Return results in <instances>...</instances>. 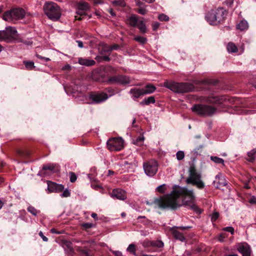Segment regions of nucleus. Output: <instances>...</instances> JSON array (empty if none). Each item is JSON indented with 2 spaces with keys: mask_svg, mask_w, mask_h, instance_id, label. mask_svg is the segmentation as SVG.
<instances>
[{
  "mask_svg": "<svg viewBox=\"0 0 256 256\" xmlns=\"http://www.w3.org/2000/svg\"><path fill=\"white\" fill-rule=\"evenodd\" d=\"M194 198L192 190L186 187H179L173 190L170 194L155 199L154 204L162 210H176L183 204L192 208Z\"/></svg>",
  "mask_w": 256,
  "mask_h": 256,
  "instance_id": "obj_1",
  "label": "nucleus"
},
{
  "mask_svg": "<svg viewBox=\"0 0 256 256\" xmlns=\"http://www.w3.org/2000/svg\"><path fill=\"white\" fill-rule=\"evenodd\" d=\"M188 184H192L199 189H202L205 185L202 180L201 173L198 172L194 166H191L188 169V176L186 180Z\"/></svg>",
  "mask_w": 256,
  "mask_h": 256,
  "instance_id": "obj_2",
  "label": "nucleus"
},
{
  "mask_svg": "<svg viewBox=\"0 0 256 256\" xmlns=\"http://www.w3.org/2000/svg\"><path fill=\"white\" fill-rule=\"evenodd\" d=\"M43 9L46 15L54 21L58 20L62 15L60 8L57 4L52 2H46Z\"/></svg>",
  "mask_w": 256,
  "mask_h": 256,
  "instance_id": "obj_3",
  "label": "nucleus"
},
{
  "mask_svg": "<svg viewBox=\"0 0 256 256\" xmlns=\"http://www.w3.org/2000/svg\"><path fill=\"white\" fill-rule=\"evenodd\" d=\"M226 10L222 8L212 10L206 14L205 18L206 21L211 25L216 24L224 20Z\"/></svg>",
  "mask_w": 256,
  "mask_h": 256,
  "instance_id": "obj_4",
  "label": "nucleus"
},
{
  "mask_svg": "<svg viewBox=\"0 0 256 256\" xmlns=\"http://www.w3.org/2000/svg\"><path fill=\"white\" fill-rule=\"evenodd\" d=\"M164 86L176 93H184L192 90V86L187 83L165 82Z\"/></svg>",
  "mask_w": 256,
  "mask_h": 256,
  "instance_id": "obj_5",
  "label": "nucleus"
},
{
  "mask_svg": "<svg viewBox=\"0 0 256 256\" xmlns=\"http://www.w3.org/2000/svg\"><path fill=\"white\" fill-rule=\"evenodd\" d=\"M17 36L18 32L14 27L6 26L5 30H0V42H12L18 41Z\"/></svg>",
  "mask_w": 256,
  "mask_h": 256,
  "instance_id": "obj_6",
  "label": "nucleus"
},
{
  "mask_svg": "<svg viewBox=\"0 0 256 256\" xmlns=\"http://www.w3.org/2000/svg\"><path fill=\"white\" fill-rule=\"evenodd\" d=\"M193 112L204 116H210L216 112V108L210 105L198 104L192 108Z\"/></svg>",
  "mask_w": 256,
  "mask_h": 256,
  "instance_id": "obj_7",
  "label": "nucleus"
},
{
  "mask_svg": "<svg viewBox=\"0 0 256 256\" xmlns=\"http://www.w3.org/2000/svg\"><path fill=\"white\" fill-rule=\"evenodd\" d=\"M25 16V11L21 8H13L5 12L3 15V19L8 22L22 19Z\"/></svg>",
  "mask_w": 256,
  "mask_h": 256,
  "instance_id": "obj_8",
  "label": "nucleus"
},
{
  "mask_svg": "<svg viewBox=\"0 0 256 256\" xmlns=\"http://www.w3.org/2000/svg\"><path fill=\"white\" fill-rule=\"evenodd\" d=\"M143 168L144 172L147 176H154L158 172V164L156 160H151L144 163Z\"/></svg>",
  "mask_w": 256,
  "mask_h": 256,
  "instance_id": "obj_9",
  "label": "nucleus"
},
{
  "mask_svg": "<svg viewBox=\"0 0 256 256\" xmlns=\"http://www.w3.org/2000/svg\"><path fill=\"white\" fill-rule=\"evenodd\" d=\"M107 146L111 151L120 150L124 148V140L121 138H112L108 140Z\"/></svg>",
  "mask_w": 256,
  "mask_h": 256,
  "instance_id": "obj_10",
  "label": "nucleus"
},
{
  "mask_svg": "<svg viewBox=\"0 0 256 256\" xmlns=\"http://www.w3.org/2000/svg\"><path fill=\"white\" fill-rule=\"evenodd\" d=\"M108 96L106 93L91 92L89 95L90 100H92L90 104H100L106 100Z\"/></svg>",
  "mask_w": 256,
  "mask_h": 256,
  "instance_id": "obj_11",
  "label": "nucleus"
},
{
  "mask_svg": "<svg viewBox=\"0 0 256 256\" xmlns=\"http://www.w3.org/2000/svg\"><path fill=\"white\" fill-rule=\"evenodd\" d=\"M108 82L112 84H128L130 82V78L126 76L118 75L110 77L108 80Z\"/></svg>",
  "mask_w": 256,
  "mask_h": 256,
  "instance_id": "obj_12",
  "label": "nucleus"
},
{
  "mask_svg": "<svg viewBox=\"0 0 256 256\" xmlns=\"http://www.w3.org/2000/svg\"><path fill=\"white\" fill-rule=\"evenodd\" d=\"M238 251L242 256H251L252 250L250 246L246 242L240 243L236 246Z\"/></svg>",
  "mask_w": 256,
  "mask_h": 256,
  "instance_id": "obj_13",
  "label": "nucleus"
},
{
  "mask_svg": "<svg viewBox=\"0 0 256 256\" xmlns=\"http://www.w3.org/2000/svg\"><path fill=\"white\" fill-rule=\"evenodd\" d=\"M48 190L50 192H60L64 190V186L62 184L48 181Z\"/></svg>",
  "mask_w": 256,
  "mask_h": 256,
  "instance_id": "obj_14",
  "label": "nucleus"
},
{
  "mask_svg": "<svg viewBox=\"0 0 256 256\" xmlns=\"http://www.w3.org/2000/svg\"><path fill=\"white\" fill-rule=\"evenodd\" d=\"M214 184H216V188H221L228 184V182L224 176L221 174H219L215 177Z\"/></svg>",
  "mask_w": 256,
  "mask_h": 256,
  "instance_id": "obj_15",
  "label": "nucleus"
},
{
  "mask_svg": "<svg viewBox=\"0 0 256 256\" xmlns=\"http://www.w3.org/2000/svg\"><path fill=\"white\" fill-rule=\"evenodd\" d=\"M110 196L112 198L120 200H124L126 198L125 191L120 188L113 190Z\"/></svg>",
  "mask_w": 256,
  "mask_h": 256,
  "instance_id": "obj_16",
  "label": "nucleus"
},
{
  "mask_svg": "<svg viewBox=\"0 0 256 256\" xmlns=\"http://www.w3.org/2000/svg\"><path fill=\"white\" fill-rule=\"evenodd\" d=\"M90 6L89 4L85 2H81L78 4V12L77 14L80 15L85 14V12L89 10Z\"/></svg>",
  "mask_w": 256,
  "mask_h": 256,
  "instance_id": "obj_17",
  "label": "nucleus"
},
{
  "mask_svg": "<svg viewBox=\"0 0 256 256\" xmlns=\"http://www.w3.org/2000/svg\"><path fill=\"white\" fill-rule=\"evenodd\" d=\"M78 62L80 65H83L85 66H92L95 64L96 62L94 60H88L86 58H80L78 59Z\"/></svg>",
  "mask_w": 256,
  "mask_h": 256,
  "instance_id": "obj_18",
  "label": "nucleus"
},
{
  "mask_svg": "<svg viewBox=\"0 0 256 256\" xmlns=\"http://www.w3.org/2000/svg\"><path fill=\"white\" fill-rule=\"evenodd\" d=\"M170 231L172 232L173 236L176 239L180 240L181 242H184L186 238L183 234L175 229V228H172L170 229Z\"/></svg>",
  "mask_w": 256,
  "mask_h": 256,
  "instance_id": "obj_19",
  "label": "nucleus"
},
{
  "mask_svg": "<svg viewBox=\"0 0 256 256\" xmlns=\"http://www.w3.org/2000/svg\"><path fill=\"white\" fill-rule=\"evenodd\" d=\"M99 50L100 54L102 55H110L111 52L110 46L104 44H102L99 48Z\"/></svg>",
  "mask_w": 256,
  "mask_h": 256,
  "instance_id": "obj_20",
  "label": "nucleus"
},
{
  "mask_svg": "<svg viewBox=\"0 0 256 256\" xmlns=\"http://www.w3.org/2000/svg\"><path fill=\"white\" fill-rule=\"evenodd\" d=\"M129 92L132 94L134 98H138L141 96L144 95V94H143L144 91L142 88H132Z\"/></svg>",
  "mask_w": 256,
  "mask_h": 256,
  "instance_id": "obj_21",
  "label": "nucleus"
},
{
  "mask_svg": "<svg viewBox=\"0 0 256 256\" xmlns=\"http://www.w3.org/2000/svg\"><path fill=\"white\" fill-rule=\"evenodd\" d=\"M128 22L132 26H136L139 22L138 17L136 15H132L128 18Z\"/></svg>",
  "mask_w": 256,
  "mask_h": 256,
  "instance_id": "obj_22",
  "label": "nucleus"
},
{
  "mask_svg": "<svg viewBox=\"0 0 256 256\" xmlns=\"http://www.w3.org/2000/svg\"><path fill=\"white\" fill-rule=\"evenodd\" d=\"M144 94H150L154 92L156 90V87L152 84H147L144 88H142Z\"/></svg>",
  "mask_w": 256,
  "mask_h": 256,
  "instance_id": "obj_23",
  "label": "nucleus"
},
{
  "mask_svg": "<svg viewBox=\"0 0 256 256\" xmlns=\"http://www.w3.org/2000/svg\"><path fill=\"white\" fill-rule=\"evenodd\" d=\"M136 26L142 33L145 34L146 32L147 28L144 22L142 20H139Z\"/></svg>",
  "mask_w": 256,
  "mask_h": 256,
  "instance_id": "obj_24",
  "label": "nucleus"
},
{
  "mask_svg": "<svg viewBox=\"0 0 256 256\" xmlns=\"http://www.w3.org/2000/svg\"><path fill=\"white\" fill-rule=\"evenodd\" d=\"M248 27V23L246 20H242L236 26L237 28L240 30H246Z\"/></svg>",
  "mask_w": 256,
  "mask_h": 256,
  "instance_id": "obj_25",
  "label": "nucleus"
},
{
  "mask_svg": "<svg viewBox=\"0 0 256 256\" xmlns=\"http://www.w3.org/2000/svg\"><path fill=\"white\" fill-rule=\"evenodd\" d=\"M256 154V148H254L248 152V158L246 160L250 162H252L255 159V154Z\"/></svg>",
  "mask_w": 256,
  "mask_h": 256,
  "instance_id": "obj_26",
  "label": "nucleus"
},
{
  "mask_svg": "<svg viewBox=\"0 0 256 256\" xmlns=\"http://www.w3.org/2000/svg\"><path fill=\"white\" fill-rule=\"evenodd\" d=\"M155 102V98L154 96H150L148 98H144L140 102V104L148 105L150 104H154Z\"/></svg>",
  "mask_w": 256,
  "mask_h": 256,
  "instance_id": "obj_27",
  "label": "nucleus"
},
{
  "mask_svg": "<svg viewBox=\"0 0 256 256\" xmlns=\"http://www.w3.org/2000/svg\"><path fill=\"white\" fill-rule=\"evenodd\" d=\"M227 50L229 52H238V48L232 42H229L227 46Z\"/></svg>",
  "mask_w": 256,
  "mask_h": 256,
  "instance_id": "obj_28",
  "label": "nucleus"
},
{
  "mask_svg": "<svg viewBox=\"0 0 256 256\" xmlns=\"http://www.w3.org/2000/svg\"><path fill=\"white\" fill-rule=\"evenodd\" d=\"M63 246L65 248H66L70 252L73 251V247L72 246V243L68 240H64L62 242Z\"/></svg>",
  "mask_w": 256,
  "mask_h": 256,
  "instance_id": "obj_29",
  "label": "nucleus"
},
{
  "mask_svg": "<svg viewBox=\"0 0 256 256\" xmlns=\"http://www.w3.org/2000/svg\"><path fill=\"white\" fill-rule=\"evenodd\" d=\"M210 160L216 164H222L224 165V160L220 158L212 156H210Z\"/></svg>",
  "mask_w": 256,
  "mask_h": 256,
  "instance_id": "obj_30",
  "label": "nucleus"
},
{
  "mask_svg": "<svg viewBox=\"0 0 256 256\" xmlns=\"http://www.w3.org/2000/svg\"><path fill=\"white\" fill-rule=\"evenodd\" d=\"M134 40L136 41L137 42H138L140 44H145L147 41L146 38L144 37H142V36H136L134 38Z\"/></svg>",
  "mask_w": 256,
  "mask_h": 256,
  "instance_id": "obj_31",
  "label": "nucleus"
},
{
  "mask_svg": "<svg viewBox=\"0 0 256 256\" xmlns=\"http://www.w3.org/2000/svg\"><path fill=\"white\" fill-rule=\"evenodd\" d=\"M55 165L53 164H50L44 165L42 167V170H48L50 172H52L54 170Z\"/></svg>",
  "mask_w": 256,
  "mask_h": 256,
  "instance_id": "obj_32",
  "label": "nucleus"
},
{
  "mask_svg": "<svg viewBox=\"0 0 256 256\" xmlns=\"http://www.w3.org/2000/svg\"><path fill=\"white\" fill-rule=\"evenodd\" d=\"M127 250L129 252L130 254L136 255V247L134 244H130L128 248H127Z\"/></svg>",
  "mask_w": 256,
  "mask_h": 256,
  "instance_id": "obj_33",
  "label": "nucleus"
},
{
  "mask_svg": "<svg viewBox=\"0 0 256 256\" xmlns=\"http://www.w3.org/2000/svg\"><path fill=\"white\" fill-rule=\"evenodd\" d=\"M176 157L178 160H182L184 157V152L182 150L178 151L176 154Z\"/></svg>",
  "mask_w": 256,
  "mask_h": 256,
  "instance_id": "obj_34",
  "label": "nucleus"
},
{
  "mask_svg": "<svg viewBox=\"0 0 256 256\" xmlns=\"http://www.w3.org/2000/svg\"><path fill=\"white\" fill-rule=\"evenodd\" d=\"M24 64L28 70H32L34 68V63L32 62H24Z\"/></svg>",
  "mask_w": 256,
  "mask_h": 256,
  "instance_id": "obj_35",
  "label": "nucleus"
},
{
  "mask_svg": "<svg viewBox=\"0 0 256 256\" xmlns=\"http://www.w3.org/2000/svg\"><path fill=\"white\" fill-rule=\"evenodd\" d=\"M28 212L31 213L32 215L36 216L38 211L33 206H30L28 208Z\"/></svg>",
  "mask_w": 256,
  "mask_h": 256,
  "instance_id": "obj_36",
  "label": "nucleus"
},
{
  "mask_svg": "<svg viewBox=\"0 0 256 256\" xmlns=\"http://www.w3.org/2000/svg\"><path fill=\"white\" fill-rule=\"evenodd\" d=\"M158 18L160 21H168L169 20V18L168 16L164 14H161L158 16Z\"/></svg>",
  "mask_w": 256,
  "mask_h": 256,
  "instance_id": "obj_37",
  "label": "nucleus"
},
{
  "mask_svg": "<svg viewBox=\"0 0 256 256\" xmlns=\"http://www.w3.org/2000/svg\"><path fill=\"white\" fill-rule=\"evenodd\" d=\"M166 189V186L165 184H162L156 188V190L160 193H164Z\"/></svg>",
  "mask_w": 256,
  "mask_h": 256,
  "instance_id": "obj_38",
  "label": "nucleus"
},
{
  "mask_svg": "<svg viewBox=\"0 0 256 256\" xmlns=\"http://www.w3.org/2000/svg\"><path fill=\"white\" fill-rule=\"evenodd\" d=\"M152 245L153 246H156L158 248H162L164 246V243L160 240H156V242H152Z\"/></svg>",
  "mask_w": 256,
  "mask_h": 256,
  "instance_id": "obj_39",
  "label": "nucleus"
},
{
  "mask_svg": "<svg viewBox=\"0 0 256 256\" xmlns=\"http://www.w3.org/2000/svg\"><path fill=\"white\" fill-rule=\"evenodd\" d=\"M70 176V181L72 182H74L77 179L76 174L73 172H70L69 174Z\"/></svg>",
  "mask_w": 256,
  "mask_h": 256,
  "instance_id": "obj_40",
  "label": "nucleus"
},
{
  "mask_svg": "<svg viewBox=\"0 0 256 256\" xmlns=\"http://www.w3.org/2000/svg\"><path fill=\"white\" fill-rule=\"evenodd\" d=\"M136 12L140 14L144 15L146 13L147 10L144 8L140 7L136 10Z\"/></svg>",
  "mask_w": 256,
  "mask_h": 256,
  "instance_id": "obj_41",
  "label": "nucleus"
},
{
  "mask_svg": "<svg viewBox=\"0 0 256 256\" xmlns=\"http://www.w3.org/2000/svg\"><path fill=\"white\" fill-rule=\"evenodd\" d=\"M144 136H140L136 140L135 144H140L144 140Z\"/></svg>",
  "mask_w": 256,
  "mask_h": 256,
  "instance_id": "obj_42",
  "label": "nucleus"
},
{
  "mask_svg": "<svg viewBox=\"0 0 256 256\" xmlns=\"http://www.w3.org/2000/svg\"><path fill=\"white\" fill-rule=\"evenodd\" d=\"M124 0H116L112 2V4L115 6H124Z\"/></svg>",
  "mask_w": 256,
  "mask_h": 256,
  "instance_id": "obj_43",
  "label": "nucleus"
},
{
  "mask_svg": "<svg viewBox=\"0 0 256 256\" xmlns=\"http://www.w3.org/2000/svg\"><path fill=\"white\" fill-rule=\"evenodd\" d=\"M218 216H219V214L218 212H214L212 214V217H211L212 221V222L216 221L218 219Z\"/></svg>",
  "mask_w": 256,
  "mask_h": 256,
  "instance_id": "obj_44",
  "label": "nucleus"
},
{
  "mask_svg": "<svg viewBox=\"0 0 256 256\" xmlns=\"http://www.w3.org/2000/svg\"><path fill=\"white\" fill-rule=\"evenodd\" d=\"M70 195V193L67 189L65 190L64 192L60 194L62 197H68Z\"/></svg>",
  "mask_w": 256,
  "mask_h": 256,
  "instance_id": "obj_45",
  "label": "nucleus"
},
{
  "mask_svg": "<svg viewBox=\"0 0 256 256\" xmlns=\"http://www.w3.org/2000/svg\"><path fill=\"white\" fill-rule=\"evenodd\" d=\"M224 231L230 232L232 234L234 233V228L231 226L226 227L223 228Z\"/></svg>",
  "mask_w": 256,
  "mask_h": 256,
  "instance_id": "obj_46",
  "label": "nucleus"
},
{
  "mask_svg": "<svg viewBox=\"0 0 256 256\" xmlns=\"http://www.w3.org/2000/svg\"><path fill=\"white\" fill-rule=\"evenodd\" d=\"M248 202L251 204H256V197L254 196H251Z\"/></svg>",
  "mask_w": 256,
  "mask_h": 256,
  "instance_id": "obj_47",
  "label": "nucleus"
},
{
  "mask_svg": "<svg viewBox=\"0 0 256 256\" xmlns=\"http://www.w3.org/2000/svg\"><path fill=\"white\" fill-rule=\"evenodd\" d=\"M82 226L84 228L88 229V228H92V226H93V224L92 223H88H88L82 224Z\"/></svg>",
  "mask_w": 256,
  "mask_h": 256,
  "instance_id": "obj_48",
  "label": "nucleus"
},
{
  "mask_svg": "<svg viewBox=\"0 0 256 256\" xmlns=\"http://www.w3.org/2000/svg\"><path fill=\"white\" fill-rule=\"evenodd\" d=\"M160 24L158 22H155L152 24V27L154 30H156L159 27Z\"/></svg>",
  "mask_w": 256,
  "mask_h": 256,
  "instance_id": "obj_49",
  "label": "nucleus"
},
{
  "mask_svg": "<svg viewBox=\"0 0 256 256\" xmlns=\"http://www.w3.org/2000/svg\"><path fill=\"white\" fill-rule=\"evenodd\" d=\"M39 236L42 238V240L44 241V242H48V238L45 236L42 232H39Z\"/></svg>",
  "mask_w": 256,
  "mask_h": 256,
  "instance_id": "obj_50",
  "label": "nucleus"
},
{
  "mask_svg": "<svg viewBox=\"0 0 256 256\" xmlns=\"http://www.w3.org/2000/svg\"><path fill=\"white\" fill-rule=\"evenodd\" d=\"M109 55L104 54L102 56V60L109 62L110 60V58L108 56Z\"/></svg>",
  "mask_w": 256,
  "mask_h": 256,
  "instance_id": "obj_51",
  "label": "nucleus"
},
{
  "mask_svg": "<svg viewBox=\"0 0 256 256\" xmlns=\"http://www.w3.org/2000/svg\"><path fill=\"white\" fill-rule=\"evenodd\" d=\"M234 0H227L225 2L226 4L228 6H231L234 3Z\"/></svg>",
  "mask_w": 256,
  "mask_h": 256,
  "instance_id": "obj_52",
  "label": "nucleus"
},
{
  "mask_svg": "<svg viewBox=\"0 0 256 256\" xmlns=\"http://www.w3.org/2000/svg\"><path fill=\"white\" fill-rule=\"evenodd\" d=\"M71 68V66L70 64H66L64 66L62 67V70H70Z\"/></svg>",
  "mask_w": 256,
  "mask_h": 256,
  "instance_id": "obj_53",
  "label": "nucleus"
},
{
  "mask_svg": "<svg viewBox=\"0 0 256 256\" xmlns=\"http://www.w3.org/2000/svg\"><path fill=\"white\" fill-rule=\"evenodd\" d=\"M118 48H119V46L118 44H113L112 46H110V52L114 50H118Z\"/></svg>",
  "mask_w": 256,
  "mask_h": 256,
  "instance_id": "obj_54",
  "label": "nucleus"
},
{
  "mask_svg": "<svg viewBox=\"0 0 256 256\" xmlns=\"http://www.w3.org/2000/svg\"><path fill=\"white\" fill-rule=\"evenodd\" d=\"M113 252L116 256H123L122 253L120 251H114Z\"/></svg>",
  "mask_w": 256,
  "mask_h": 256,
  "instance_id": "obj_55",
  "label": "nucleus"
},
{
  "mask_svg": "<svg viewBox=\"0 0 256 256\" xmlns=\"http://www.w3.org/2000/svg\"><path fill=\"white\" fill-rule=\"evenodd\" d=\"M174 228H175V229L176 228H178V229H180V230H184L187 228H190V226H174Z\"/></svg>",
  "mask_w": 256,
  "mask_h": 256,
  "instance_id": "obj_56",
  "label": "nucleus"
},
{
  "mask_svg": "<svg viewBox=\"0 0 256 256\" xmlns=\"http://www.w3.org/2000/svg\"><path fill=\"white\" fill-rule=\"evenodd\" d=\"M76 42L78 43V47L80 48H83V43L82 41H80V40H76Z\"/></svg>",
  "mask_w": 256,
  "mask_h": 256,
  "instance_id": "obj_57",
  "label": "nucleus"
},
{
  "mask_svg": "<svg viewBox=\"0 0 256 256\" xmlns=\"http://www.w3.org/2000/svg\"><path fill=\"white\" fill-rule=\"evenodd\" d=\"M95 59L96 60H98V62H100L102 61V56H96V57Z\"/></svg>",
  "mask_w": 256,
  "mask_h": 256,
  "instance_id": "obj_58",
  "label": "nucleus"
},
{
  "mask_svg": "<svg viewBox=\"0 0 256 256\" xmlns=\"http://www.w3.org/2000/svg\"><path fill=\"white\" fill-rule=\"evenodd\" d=\"M136 5L137 6H139L140 8L141 6L142 5H143V3L142 2L140 1V0H138V1L136 2Z\"/></svg>",
  "mask_w": 256,
  "mask_h": 256,
  "instance_id": "obj_59",
  "label": "nucleus"
},
{
  "mask_svg": "<svg viewBox=\"0 0 256 256\" xmlns=\"http://www.w3.org/2000/svg\"><path fill=\"white\" fill-rule=\"evenodd\" d=\"M91 216L92 217L94 218V220H97L98 219V216H97V214H96V213H92V214H91Z\"/></svg>",
  "mask_w": 256,
  "mask_h": 256,
  "instance_id": "obj_60",
  "label": "nucleus"
},
{
  "mask_svg": "<svg viewBox=\"0 0 256 256\" xmlns=\"http://www.w3.org/2000/svg\"><path fill=\"white\" fill-rule=\"evenodd\" d=\"M51 232L52 233V234H60V232H58L56 229L54 228H52L51 230Z\"/></svg>",
  "mask_w": 256,
  "mask_h": 256,
  "instance_id": "obj_61",
  "label": "nucleus"
},
{
  "mask_svg": "<svg viewBox=\"0 0 256 256\" xmlns=\"http://www.w3.org/2000/svg\"><path fill=\"white\" fill-rule=\"evenodd\" d=\"M4 204V202L0 200V210L2 208Z\"/></svg>",
  "mask_w": 256,
  "mask_h": 256,
  "instance_id": "obj_62",
  "label": "nucleus"
},
{
  "mask_svg": "<svg viewBox=\"0 0 256 256\" xmlns=\"http://www.w3.org/2000/svg\"><path fill=\"white\" fill-rule=\"evenodd\" d=\"M94 3L96 4H100L102 3V2L100 0H95Z\"/></svg>",
  "mask_w": 256,
  "mask_h": 256,
  "instance_id": "obj_63",
  "label": "nucleus"
},
{
  "mask_svg": "<svg viewBox=\"0 0 256 256\" xmlns=\"http://www.w3.org/2000/svg\"><path fill=\"white\" fill-rule=\"evenodd\" d=\"M24 43L25 44H27V45H30V44H32V42H30V41H28H28H26H26H25V42H24Z\"/></svg>",
  "mask_w": 256,
  "mask_h": 256,
  "instance_id": "obj_64",
  "label": "nucleus"
}]
</instances>
